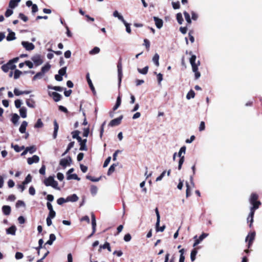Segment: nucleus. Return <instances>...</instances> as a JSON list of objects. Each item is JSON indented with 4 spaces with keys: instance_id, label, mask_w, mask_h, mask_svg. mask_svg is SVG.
<instances>
[{
    "instance_id": "7ed1b4c3",
    "label": "nucleus",
    "mask_w": 262,
    "mask_h": 262,
    "mask_svg": "<svg viewBox=\"0 0 262 262\" xmlns=\"http://www.w3.org/2000/svg\"><path fill=\"white\" fill-rule=\"evenodd\" d=\"M1 68L4 72L6 73L9 70H14L16 68V66L14 64H12L9 60L6 64L3 65Z\"/></svg>"
},
{
    "instance_id": "6ab92c4d",
    "label": "nucleus",
    "mask_w": 262,
    "mask_h": 262,
    "mask_svg": "<svg viewBox=\"0 0 262 262\" xmlns=\"http://www.w3.org/2000/svg\"><path fill=\"white\" fill-rule=\"evenodd\" d=\"M87 140L86 139H81V141L80 142H78L80 144V147L79 149L80 150H84L86 151L88 150V148L86 146V143Z\"/></svg>"
},
{
    "instance_id": "c9c22d12",
    "label": "nucleus",
    "mask_w": 262,
    "mask_h": 262,
    "mask_svg": "<svg viewBox=\"0 0 262 262\" xmlns=\"http://www.w3.org/2000/svg\"><path fill=\"white\" fill-rule=\"evenodd\" d=\"M137 70H138V72L140 73V74H143V75H145L148 72V66H146V67H145L143 69H139V68H138L137 69Z\"/></svg>"
},
{
    "instance_id": "0eeeda50",
    "label": "nucleus",
    "mask_w": 262,
    "mask_h": 262,
    "mask_svg": "<svg viewBox=\"0 0 262 262\" xmlns=\"http://www.w3.org/2000/svg\"><path fill=\"white\" fill-rule=\"evenodd\" d=\"M72 162V159L70 157L66 158L61 159L60 161L59 164L63 167H66L68 165H70Z\"/></svg>"
},
{
    "instance_id": "3c124183",
    "label": "nucleus",
    "mask_w": 262,
    "mask_h": 262,
    "mask_svg": "<svg viewBox=\"0 0 262 262\" xmlns=\"http://www.w3.org/2000/svg\"><path fill=\"white\" fill-rule=\"evenodd\" d=\"M43 123L40 119H38L34 125L35 128H41L43 126Z\"/></svg>"
},
{
    "instance_id": "4d7b16f0",
    "label": "nucleus",
    "mask_w": 262,
    "mask_h": 262,
    "mask_svg": "<svg viewBox=\"0 0 262 262\" xmlns=\"http://www.w3.org/2000/svg\"><path fill=\"white\" fill-rule=\"evenodd\" d=\"M67 67H63L58 71V74L62 76L66 74Z\"/></svg>"
},
{
    "instance_id": "b1692460",
    "label": "nucleus",
    "mask_w": 262,
    "mask_h": 262,
    "mask_svg": "<svg viewBox=\"0 0 262 262\" xmlns=\"http://www.w3.org/2000/svg\"><path fill=\"white\" fill-rule=\"evenodd\" d=\"M26 104L30 108H34L35 107V101L32 99H28L26 100Z\"/></svg>"
},
{
    "instance_id": "69168bd1",
    "label": "nucleus",
    "mask_w": 262,
    "mask_h": 262,
    "mask_svg": "<svg viewBox=\"0 0 262 262\" xmlns=\"http://www.w3.org/2000/svg\"><path fill=\"white\" fill-rule=\"evenodd\" d=\"M19 17L25 22H26L28 19V17L21 13H19Z\"/></svg>"
},
{
    "instance_id": "20e7f679",
    "label": "nucleus",
    "mask_w": 262,
    "mask_h": 262,
    "mask_svg": "<svg viewBox=\"0 0 262 262\" xmlns=\"http://www.w3.org/2000/svg\"><path fill=\"white\" fill-rule=\"evenodd\" d=\"M208 233H202L198 238H197V236L195 235L194 237V239H195L194 243L193 245V247L196 246L198 244H199L205 238L208 236Z\"/></svg>"
},
{
    "instance_id": "f257e3e1",
    "label": "nucleus",
    "mask_w": 262,
    "mask_h": 262,
    "mask_svg": "<svg viewBox=\"0 0 262 262\" xmlns=\"http://www.w3.org/2000/svg\"><path fill=\"white\" fill-rule=\"evenodd\" d=\"M258 197V196L257 194L253 193L251 194L249 199L250 203L252 205L250 208V212L247 217L248 221H249V218H251V224L249 225L250 227H252V223L253 222L255 210L257 209L261 205V202L257 200Z\"/></svg>"
},
{
    "instance_id": "393cba45",
    "label": "nucleus",
    "mask_w": 262,
    "mask_h": 262,
    "mask_svg": "<svg viewBox=\"0 0 262 262\" xmlns=\"http://www.w3.org/2000/svg\"><path fill=\"white\" fill-rule=\"evenodd\" d=\"M72 137L74 139H76L78 142H80L81 141V138L79 136V132L78 130H75L72 133Z\"/></svg>"
},
{
    "instance_id": "2f4dec72",
    "label": "nucleus",
    "mask_w": 262,
    "mask_h": 262,
    "mask_svg": "<svg viewBox=\"0 0 262 262\" xmlns=\"http://www.w3.org/2000/svg\"><path fill=\"white\" fill-rule=\"evenodd\" d=\"M11 147L14 149L16 152H20L25 148L24 146H19L18 145L11 144Z\"/></svg>"
},
{
    "instance_id": "1a4fd4ad",
    "label": "nucleus",
    "mask_w": 262,
    "mask_h": 262,
    "mask_svg": "<svg viewBox=\"0 0 262 262\" xmlns=\"http://www.w3.org/2000/svg\"><path fill=\"white\" fill-rule=\"evenodd\" d=\"M123 116L121 115L120 117L113 119L109 123L108 125L112 127L117 126L121 123V120H122Z\"/></svg>"
},
{
    "instance_id": "2eb2a0df",
    "label": "nucleus",
    "mask_w": 262,
    "mask_h": 262,
    "mask_svg": "<svg viewBox=\"0 0 262 262\" xmlns=\"http://www.w3.org/2000/svg\"><path fill=\"white\" fill-rule=\"evenodd\" d=\"M86 80H87V81H88V83L89 84V85L90 88V89H91V90L92 91L93 93L94 94H96V91H95V88H94V86L92 83V82L90 78V74L89 73H87L86 75Z\"/></svg>"
},
{
    "instance_id": "a211bd4d",
    "label": "nucleus",
    "mask_w": 262,
    "mask_h": 262,
    "mask_svg": "<svg viewBox=\"0 0 262 262\" xmlns=\"http://www.w3.org/2000/svg\"><path fill=\"white\" fill-rule=\"evenodd\" d=\"M79 199V198L76 194H73L72 195H69L67 198V201L68 202H77Z\"/></svg>"
},
{
    "instance_id": "473e14b6",
    "label": "nucleus",
    "mask_w": 262,
    "mask_h": 262,
    "mask_svg": "<svg viewBox=\"0 0 262 262\" xmlns=\"http://www.w3.org/2000/svg\"><path fill=\"white\" fill-rule=\"evenodd\" d=\"M118 165V163L112 164L109 168L107 171V175L110 176L115 171V167Z\"/></svg>"
},
{
    "instance_id": "5701e85b",
    "label": "nucleus",
    "mask_w": 262,
    "mask_h": 262,
    "mask_svg": "<svg viewBox=\"0 0 262 262\" xmlns=\"http://www.w3.org/2000/svg\"><path fill=\"white\" fill-rule=\"evenodd\" d=\"M20 2L18 0H10L9 3V7L11 9H13L17 6Z\"/></svg>"
},
{
    "instance_id": "4c0bfd02",
    "label": "nucleus",
    "mask_w": 262,
    "mask_h": 262,
    "mask_svg": "<svg viewBox=\"0 0 262 262\" xmlns=\"http://www.w3.org/2000/svg\"><path fill=\"white\" fill-rule=\"evenodd\" d=\"M198 253L197 250L195 249H193L190 254V259L192 261H193L195 259V256Z\"/></svg>"
},
{
    "instance_id": "c85d7f7f",
    "label": "nucleus",
    "mask_w": 262,
    "mask_h": 262,
    "mask_svg": "<svg viewBox=\"0 0 262 262\" xmlns=\"http://www.w3.org/2000/svg\"><path fill=\"white\" fill-rule=\"evenodd\" d=\"M121 103V98L120 95H119L117 98L116 102L115 105L114 106L113 109L114 111H116L118 108L120 106Z\"/></svg>"
},
{
    "instance_id": "bb28decb",
    "label": "nucleus",
    "mask_w": 262,
    "mask_h": 262,
    "mask_svg": "<svg viewBox=\"0 0 262 262\" xmlns=\"http://www.w3.org/2000/svg\"><path fill=\"white\" fill-rule=\"evenodd\" d=\"M19 114L23 118H26L27 117V108L25 107H20Z\"/></svg>"
},
{
    "instance_id": "f8f14e48",
    "label": "nucleus",
    "mask_w": 262,
    "mask_h": 262,
    "mask_svg": "<svg viewBox=\"0 0 262 262\" xmlns=\"http://www.w3.org/2000/svg\"><path fill=\"white\" fill-rule=\"evenodd\" d=\"M49 95L53 97V99L55 102H58L60 100L61 95L57 92H49Z\"/></svg>"
},
{
    "instance_id": "a878e982",
    "label": "nucleus",
    "mask_w": 262,
    "mask_h": 262,
    "mask_svg": "<svg viewBox=\"0 0 262 262\" xmlns=\"http://www.w3.org/2000/svg\"><path fill=\"white\" fill-rule=\"evenodd\" d=\"M56 240V236L54 234H50L49 236V239L47 242L46 244L52 245L54 241Z\"/></svg>"
},
{
    "instance_id": "a18cd8bd",
    "label": "nucleus",
    "mask_w": 262,
    "mask_h": 262,
    "mask_svg": "<svg viewBox=\"0 0 262 262\" xmlns=\"http://www.w3.org/2000/svg\"><path fill=\"white\" fill-rule=\"evenodd\" d=\"M26 149H27V151H28V152H29V153H30L31 154L35 152L36 150L35 146L34 145L30 146V147H27L26 148Z\"/></svg>"
},
{
    "instance_id": "c03bdc74",
    "label": "nucleus",
    "mask_w": 262,
    "mask_h": 262,
    "mask_svg": "<svg viewBox=\"0 0 262 262\" xmlns=\"http://www.w3.org/2000/svg\"><path fill=\"white\" fill-rule=\"evenodd\" d=\"M176 17L178 23L180 25L182 24L183 22V18L182 14L181 13H178L177 14Z\"/></svg>"
},
{
    "instance_id": "6e6552de",
    "label": "nucleus",
    "mask_w": 262,
    "mask_h": 262,
    "mask_svg": "<svg viewBox=\"0 0 262 262\" xmlns=\"http://www.w3.org/2000/svg\"><path fill=\"white\" fill-rule=\"evenodd\" d=\"M192 67V70L194 73L195 79H199L201 76L200 73L198 71V66L196 62L190 63Z\"/></svg>"
},
{
    "instance_id": "680f3d73",
    "label": "nucleus",
    "mask_w": 262,
    "mask_h": 262,
    "mask_svg": "<svg viewBox=\"0 0 262 262\" xmlns=\"http://www.w3.org/2000/svg\"><path fill=\"white\" fill-rule=\"evenodd\" d=\"M56 215V212L54 210H51L49 211V213L48 214V217H50V219H53L55 217Z\"/></svg>"
},
{
    "instance_id": "e433bc0d",
    "label": "nucleus",
    "mask_w": 262,
    "mask_h": 262,
    "mask_svg": "<svg viewBox=\"0 0 262 262\" xmlns=\"http://www.w3.org/2000/svg\"><path fill=\"white\" fill-rule=\"evenodd\" d=\"M155 212L157 216V222L156 226L158 227L160 225V216L157 208H156Z\"/></svg>"
},
{
    "instance_id": "6e6d98bb",
    "label": "nucleus",
    "mask_w": 262,
    "mask_h": 262,
    "mask_svg": "<svg viewBox=\"0 0 262 262\" xmlns=\"http://www.w3.org/2000/svg\"><path fill=\"white\" fill-rule=\"evenodd\" d=\"M97 188L95 186H92L91 187V192L92 195H95L97 192Z\"/></svg>"
},
{
    "instance_id": "c756f323",
    "label": "nucleus",
    "mask_w": 262,
    "mask_h": 262,
    "mask_svg": "<svg viewBox=\"0 0 262 262\" xmlns=\"http://www.w3.org/2000/svg\"><path fill=\"white\" fill-rule=\"evenodd\" d=\"M50 68H51V65L49 63H46L44 66H43L41 68V73H43L45 74L46 73H47V72H48L49 71Z\"/></svg>"
},
{
    "instance_id": "dca6fc26",
    "label": "nucleus",
    "mask_w": 262,
    "mask_h": 262,
    "mask_svg": "<svg viewBox=\"0 0 262 262\" xmlns=\"http://www.w3.org/2000/svg\"><path fill=\"white\" fill-rule=\"evenodd\" d=\"M16 231V227L15 225H12L6 230L7 234L15 235Z\"/></svg>"
},
{
    "instance_id": "bf43d9fd",
    "label": "nucleus",
    "mask_w": 262,
    "mask_h": 262,
    "mask_svg": "<svg viewBox=\"0 0 262 262\" xmlns=\"http://www.w3.org/2000/svg\"><path fill=\"white\" fill-rule=\"evenodd\" d=\"M15 106L16 108H18L21 107V105L22 104L21 101L19 99H17L14 102Z\"/></svg>"
},
{
    "instance_id": "f03ea898",
    "label": "nucleus",
    "mask_w": 262,
    "mask_h": 262,
    "mask_svg": "<svg viewBox=\"0 0 262 262\" xmlns=\"http://www.w3.org/2000/svg\"><path fill=\"white\" fill-rule=\"evenodd\" d=\"M43 183L46 186H51L55 189L60 190L58 182L54 180L53 176H50L43 181Z\"/></svg>"
},
{
    "instance_id": "aec40b11",
    "label": "nucleus",
    "mask_w": 262,
    "mask_h": 262,
    "mask_svg": "<svg viewBox=\"0 0 262 262\" xmlns=\"http://www.w3.org/2000/svg\"><path fill=\"white\" fill-rule=\"evenodd\" d=\"M59 126L56 120L54 121V132L53 134V139H56L57 136V133L58 130Z\"/></svg>"
},
{
    "instance_id": "de8ad7c7",
    "label": "nucleus",
    "mask_w": 262,
    "mask_h": 262,
    "mask_svg": "<svg viewBox=\"0 0 262 262\" xmlns=\"http://www.w3.org/2000/svg\"><path fill=\"white\" fill-rule=\"evenodd\" d=\"M43 75H44V74L41 73V71L39 72H38L34 76V77H33V80H36L38 79H41Z\"/></svg>"
},
{
    "instance_id": "9b49d317",
    "label": "nucleus",
    "mask_w": 262,
    "mask_h": 262,
    "mask_svg": "<svg viewBox=\"0 0 262 262\" xmlns=\"http://www.w3.org/2000/svg\"><path fill=\"white\" fill-rule=\"evenodd\" d=\"M255 236V232H252L249 233L246 238V242H248L249 247L252 244Z\"/></svg>"
},
{
    "instance_id": "774afa93",
    "label": "nucleus",
    "mask_w": 262,
    "mask_h": 262,
    "mask_svg": "<svg viewBox=\"0 0 262 262\" xmlns=\"http://www.w3.org/2000/svg\"><path fill=\"white\" fill-rule=\"evenodd\" d=\"M41 174L44 175L46 172V166L45 165H42L39 171Z\"/></svg>"
},
{
    "instance_id": "7c9ffc66",
    "label": "nucleus",
    "mask_w": 262,
    "mask_h": 262,
    "mask_svg": "<svg viewBox=\"0 0 262 262\" xmlns=\"http://www.w3.org/2000/svg\"><path fill=\"white\" fill-rule=\"evenodd\" d=\"M186 149V148L185 146H183L181 147L178 154V156L180 157V158L182 157H185L184 155H182V154L184 155L185 154Z\"/></svg>"
},
{
    "instance_id": "052dcab7",
    "label": "nucleus",
    "mask_w": 262,
    "mask_h": 262,
    "mask_svg": "<svg viewBox=\"0 0 262 262\" xmlns=\"http://www.w3.org/2000/svg\"><path fill=\"white\" fill-rule=\"evenodd\" d=\"M23 254L19 252H17L15 253V257L16 259H20L23 257Z\"/></svg>"
},
{
    "instance_id": "ea45409f",
    "label": "nucleus",
    "mask_w": 262,
    "mask_h": 262,
    "mask_svg": "<svg viewBox=\"0 0 262 262\" xmlns=\"http://www.w3.org/2000/svg\"><path fill=\"white\" fill-rule=\"evenodd\" d=\"M19 119V116L17 114H14L11 118V121L14 124H16Z\"/></svg>"
},
{
    "instance_id": "e2e57ef3",
    "label": "nucleus",
    "mask_w": 262,
    "mask_h": 262,
    "mask_svg": "<svg viewBox=\"0 0 262 262\" xmlns=\"http://www.w3.org/2000/svg\"><path fill=\"white\" fill-rule=\"evenodd\" d=\"M172 7L174 9H178L180 8V5L179 2H172Z\"/></svg>"
},
{
    "instance_id": "423d86ee",
    "label": "nucleus",
    "mask_w": 262,
    "mask_h": 262,
    "mask_svg": "<svg viewBox=\"0 0 262 262\" xmlns=\"http://www.w3.org/2000/svg\"><path fill=\"white\" fill-rule=\"evenodd\" d=\"M23 47L28 51H32L35 48V46L33 43L28 41H23L21 42Z\"/></svg>"
},
{
    "instance_id": "5fc2aeb1",
    "label": "nucleus",
    "mask_w": 262,
    "mask_h": 262,
    "mask_svg": "<svg viewBox=\"0 0 262 262\" xmlns=\"http://www.w3.org/2000/svg\"><path fill=\"white\" fill-rule=\"evenodd\" d=\"M185 161V157H182L179 161L178 169L181 170L182 168V165Z\"/></svg>"
},
{
    "instance_id": "72a5a7b5",
    "label": "nucleus",
    "mask_w": 262,
    "mask_h": 262,
    "mask_svg": "<svg viewBox=\"0 0 262 262\" xmlns=\"http://www.w3.org/2000/svg\"><path fill=\"white\" fill-rule=\"evenodd\" d=\"M152 60L157 67H158L159 66V55L157 53H156L155 54Z\"/></svg>"
},
{
    "instance_id": "f704fd0d",
    "label": "nucleus",
    "mask_w": 262,
    "mask_h": 262,
    "mask_svg": "<svg viewBox=\"0 0 262 262\" xmlns=\"http://www.w3.org/2000/svg\"><path fill=\"white\" fill-rule=\"evenodd\" d=\"M67 179L69 180L74 179L79 181L80 179L77 176L76 174H69L67 175Z\"/></svg>"
},
{
    "instance_id": "0e129e2a",
    "label": "nucleus",
    "mask_w": 262,
    "mask_h": 262,
    "mask_svg": "<svg viewBox=\"0 0 262 262\" xmlns=\"http://www.w3.org/2000/svg\"><path fill=\"white\" fill-rule=\"evenodd\" d=\"M13 13V10L10 9H8L5 12V16L7 17L10 16Z\"/></svg>"
},
{
    "instance_id": "13d9d810",
    "label": "nucleus",
    "mask_w": 262,
    "mask_h": 262,
    "mask_svg": "<svg viewBox=\"0 0 262 262\" xmlns=\"http://www.w3.org/2000/svg\"><path fill=\"white\" fill-rule=\"evenodd\" d=\"M123 23L124 24V25H125V26L126 27V32L128 33H130L131 29L130 27V25L128 23H127L125 20V22Z\"/></svg>"
},
{
    "instance_id": "cd10ccee",
    "label": "nucleus",
    "mask_w": 262,
    "mask_h": 262,
    "mask_svg": "<svg viewBox=\"0 0 262 262\" xmlns=\"http://www.w3.org/2000/svg\"><path fill=\"white\" fill-rule=\"evenodd\" d=\"M113 15L114 17H117L118 18V19L121 20L122 23L125 22V20H124L123 17L120 14H119V12L117 10L113 12Z\"/></svg>"
},
{
    "instance_id": "f3484780",
    "label": "nucleus",
    "mask_w": 262,
    "mask_h": 262,
    "mask_svg": "<svg viewBox=\"0 0 262 262\" xmlns=\"http://www.w3.org/2000/svg\"><path fill=\"white\" fill-rule=\"evenodd\" d=\"M8 30L9 32V33L6 37L7 40L10 41L15 40L16 39L15 33L14 32L10 31V29H8Z\"/></svg>"
},
{
    "instance_id": "79ce46f5",
    "label": "nucleus",
    "mask_w": 262,
    "mask_h": 262,
    "mask_svg": "<svg viewBox=\"0 0 262 262\" xmlns=\"http://www.w3.org/2000/svg\"><path fill=\"white\" fill-rule=\"evenodd\" d=\"M100 50L99 48L95 47L90 51L89 53L91 55H95L99 53L100 52Z\"/></svg>"
},
{
    "instance_id": "37998d69",
    "label": "nucleus",
    "mask_w": 262,
    "mask_h": 262,
    "mask_svg": "<svg viewBox=\"0 0 262 262\" xmlns=\"http://www.w3.org/2000/svg\"><path fill=\"white\" fill-rule=\"evenodd\" d=\"M184 15L187 23L190 24L191 23V20L189 14L186 11H185L184 12Z\"/></svg>"
},
{
    "instance_id": "ddd939ff",
    "label": "nucleus",
    "mask_w": 262,
    "mask_h": 262,
    "mask_svg": "<svg viewBox=\"0 0 262 262\" xmlns=\"http://www.w3.org/2000/svg\"><path fill=\"white\" fill-rule=\"evenodd\" d=\"M39 161V157L37 155H34L31 158H29L27 159V162L29 165H31L34 163H38Z\"/></svg>"
},
{
    "instance_id": "09e8293b",
    "label": "nucleus",
    "mask_w": 262,
    "mask_h": 262,
    "mask_svg": "<svg viewBox=\"0 0 262 262\" xmlns=\"http://www.w3.org/2000/svg\"><path fill=\"white\" fill-rule=\"evenodd\" d=\"M32 177L30 174H29L25 178V180L23 182L24 185L27 184L31 182Z\"/></svg>"
},
{
    "instance_id": "58836bf2",
    "label": "nucleus",
    "mask_w": 262,
    "mask_h": 262,
    "mask_svg": "<svg viewBox=\"0 0 262 262\" xmlns=\"http://www.w3.org/2000/svg\"><path fill=\"white\" fill-rule=\"evenodd\" d=\"M48 89L54 90L55 91H59V92H61L63 90V89L62 87H60V86H51V85H49L48 86Z\"/></svg>"
},
{
    "instance_id": "412c9836",
    "label": "nucleus",
    "mask_w": 262,
    "mask_h": 262,
    "mask_svg": "<svg viewBox=\"0 0 262 262\" xmlns=\"http://www.w3.org/2000/svg\"><path fill=\"white\" fill-rule=\"evenodd\" d=\"M11 207L9 206L5 205L2 207V211L3 213L6 215H8L11 213Z\"/></svg>"
},
{
    "instance_id": "a19ab883",
    "label": "nucleus",
    "mask_w": 262,
    "mask_h": 262,
    "mask_svg": "<svg viewBox=\"0 0 262 262\" xmlns=\"http://www.w3.org/2000/svg\"><path fill=\"white\" fill-rule=\"evenodd\" d=\"M195 96V93L192 90H191L186 95V98L188 100H189L191 98H193Z\"/></svg>"
},
{
    "instance_id": "4be33fe9",
    "label": "nucleus",
    "mask_w": 262,
    "mask_h": 262,
    "mask_svg": "<svg viewBox=\"0 0 262 262\" xmlns=\"http://www.w3.org/2000/svg\"><path fill=\"white\" fill-rule=\"evenodd\" d=\"M27 125H28L27 122L26 121H24L22 122V123L20 125V126L19 128V132L22 134L25 133L26 132V127H27Z\"/></svg>"
},
{
    "instance_id": "864d4df0",
    "label": "nucleus",
    "mask_w": 262,
    "mask_h": 262,
    "mask_svg": "<svg viewBox=\"0 0 262 262\" xmlns=\"http://www.w3.org/2000/svg\"><path fill=\"white\" fill-rule=\"evenodd\" d=\"M86 178L92 182H98L100 180V178H95L91 176H86Z\"/></svg>"
},
{
    "instance_id": "8fccbe9b",
    "label": "nucleus",
    "mask_w": 262,
    "mask_h": 262,
    "mask_svg": "<svg viewBox=\"0 0 262 262\" xmlns=\"http://www.w3.org/2000/svg\"><path fill=\"white\" fill-rule=\"evenodd\" d=\"M100 248H103V249H107L108 250V251L111 252V247H110V244L107 242H106L104 245H101L100 246Z\"/></svg>"
},
{
    "instance_id": "39448f33",
    "label": "nucleus",
    "mask_w": 262,
    "mask_h": 262,
    "mask_svg": "<svg viewBox=\"0 0 262 262\" xmlns=\"http://www.w3.org/2000/svg\"><path fill=\"white\" fill-rule=\"evenodd\" d=\"M31 60L36 66L41 65L43 63V60L39 55H35L32 57Z\"/></svg>"
},
{
    "instance_id": "49530a36",
    "label": "nucleus",
    "mask_w": 262,
    "mask_h": 262,
    "mask_svg": "<svg viewBox=\"0 0 262 262\" xmlns=\"http://www.w3.org/2000/svg\"><path fill=\"white\" fill-rule=\"evenodd\" d=\"M22 72L19 71V70H15L14 72V78L15 79H17L19 78L20 76L22 74Z\"/></svg>"
},
{
    "instance_id": "9d476101",
    "label": "nucleus",
    "mask_w": 262,
    "mask_h": 262,
    "mask_svg": "<svg viewBox=\"0 0 262 262\" xmlns=\"http://www.w3.org/2000/svg\"><path fill=\"white\" fill-rule=\"evenodd\" d=\"M117 69H118V81L119 84H120L121 82V79L122 78V66L121 61L120 60L117 64Z\"/></svg>"
},
{
    "instance_id": "603ef678",
    "label": "nucleus",
    "mask_w": 262,
    "mask_h": 262,
    "mask_svg": "<svg viewBox=\"0 0 262 262\" xmlns=\"http://www.w3.org/2000/svg\"><path fill=\"white\" fill-rule=\"evenodd\" d=\"M66 202H68V201H67V198L64 199L63 198H60L57 200V203L59 205H61Z\"/></svg>"
},
{
    "instance_id": "4468645a",
    "label": "nucleus",
    "mask_w": 262,
    "mask_h": 262,
    "mask_svg": "<svg viewBox=\"0 0 262 262\" xmlns=\"http://www.w3.org/2000/svg\"><path fill=\"white\" fill-rule=\"evenodd\" d=\"M154 20L155 22V25L158 29H161L163 25V21L162 19H160L157 17L154 16Z\"/></svg>"
},
{
    "instance_id": "338daca9",
    "label": "nucleus",
    "mask_w": 262,
    "mask_h": 262,
    "mask_svg": "<svg viewBox=\"0 0 262 262\" xmlns=\"http://www.w3.org/2000/svg\"><path fill=\"white\" fill-rule=\"evenodd\" d=\"M131 235L129 233L125 234L124 236V240L127 242H129L131 240Z\"/></svg>"
}]
</instances>
